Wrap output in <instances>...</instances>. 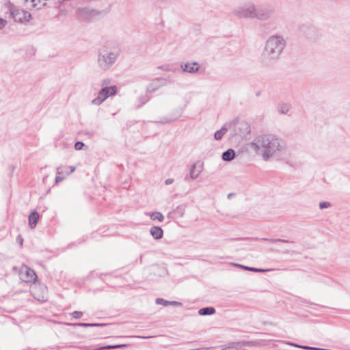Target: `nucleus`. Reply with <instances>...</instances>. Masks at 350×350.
<instances>
[{
	"instance_id": "1",
	"label": "nucleus",
	"mask_w": 350,
	"mask_h": 350,
	"mask_svg": "<svg viewBox=\"0 0 350 350\" xmlns=\"http://www.w3.org/2000/svg\"><path fill=\"white\" fill-rule=\"evenodd\" d=\"M250 148L262 159L267 161L271 158H280L287 150L285 142L273 134H263L257 136L251 142Z\"/></svg>"
},
{
	"instance_id": "2",
	"label": "nucleus",
	"mask_w": 350,
	"mask_h": 350,
	"mask_svg": "<svg viewBox=\"0 0 350 350\" xmlns=\"http://www.w3.org/2000/svg\"><path fill=\"white\" fill-rule=\"evenodd\" d=\"M286 46V41L283 36L274 34L269 36L265 43L261 54L262 62L266 66L275 64L280 57Z\"/></svg>"
},
{
	"instance_id": "3",
	"label": "nucleus",
	"mask_w": 350,
	"mask_h": 350,
	"mask_svg": "<svg viewBox=\"0 0 350 350\" xmlns=\"http://www.w3.org/2000/svg\"><path fill=\"white\" fill-rule=\"evenodd\" d=\"M121 54L119 47L103 46L98 51L96 64L100 71L107 72L111 70L117 62Z\"/></svg>"
},
{
	"instance_id": "4",
	"label": "nucleus",
	"mask_w": 350,
	"mask_h": 350,
	"mask_svg": "<svg viewBox=\"0 0 350 350\" xmlns=\"http://www.w3.org/2000/svg\"><path fill=\"white\" fill-rule=\"evenodd\" d=\"M4 8L5 14L9 15V17L16 22L25 23L31 18V16L29 12L18 8L10 1H8L4 4Z\"/></svg>"
},
{
	"instance_id": "5",
	"label": "nucleus",
	"mask_w": 350,
	"mask_h": 350,
	"mask_svg": "<svg viewBox=\"0 0 350 350\" xmlns=\"http://www.w3.org/2000/svg\"><path fill=\"white\" fill-rule=\"evenodd\" d=\"M256 7L252 1H248L233 10V14L240 18H256Z\"/></svg>"
},
{
	"instance_id": "6",
	"label": "nucleus",
	"mask_w": 350,
	"mask_h": 350,
	"mask_svg": "<svg viewBox=\"0 0 350 350\" xmlns=\"http://www.w3.org/2000/svg\"><path fill=\"white\" fill-rule=\"evenodd\" d=\"M117 93V87L112 85L109 87L103 88L98 93L97 96L92 100V104L94 105H100L107 98L114 96Z\"/></svg>"
},
{
	"instance_id": "7",
	"label": "nucleus",
	"mask_w": 350,
	"mask_h": 350,
	"mask_svg": "<svg viewBox=\"0 0 350 350\" xmlns=\"http://www.w3.org/2000/svg\"><path fill=\"white\" fill-rule=\"evenodd\" d=\"M103 14H105L103 11H98L90 8H79L77 11L78 18L84 21H92Z\"/></svg>"
},
{
	"instance_id": "8",
	"label": "nucleus",
	"mask_w": 350,
	"mask_h": 350,
	"mask_svg": "<svg viewBox=\"0 0 350 350\" xmlns=\"http://www.w3.org/2000/svg\"><path fill=\"white\" fill-rule=\"evenodd\" d=\"M275 7L272 5H262L256 8V18L259 21H267L275 14Z\"/></svg>"
},
{
	"instance_id": "9",
	"label": "nucleus",
	"mask_w": 350,
	"mask_h": 350,
	"mask_svg": "<svg viewBox=\"0 0 350 350\" xmlns=\"http://www.w3.org/2000/svg\"><path fill=\"white\" fill-rule=\"evenodd\" d=\"M20 275L21 280L25 282H34L37 278L34 271L27 266L22 267Z\"/></svg>"
},
{
	"instance_id": "10",
	"label": "nucleus",
	"mask_w": 350,
	"mask_h": 350,
	"mask_svg": "<svg viewBox=\"0 0 350 350\" xmlns=\"http://www.w3.org/2000/svg\"><path fill=\"white\" fill-rule=\"evenodd\" d=\"M203 170V164L200 161L194 163L189 172V177L192 180L196 179Z\"/></svg>"
},
{
	"instance_id": "11",
	"label": "nucleus",
	"mask_w": 350,
	"mask_h": 350,
	"mask_svg": "<svg viewBox=\"0 0 350 350\" xmlns=\"http://www.w3.org/2000/svg\"><path fill=\"white\" fill-rule=\"evenodd\" d=\"M180 67L183 72L189 73H196L200 69L197 62L182 64Z\"/></svg>"
},
{
	"instance_id": "12",
	"label": "nucleus",
	"mask_w": 350,
	"mask_h": 350,
	"mask_svg": "<svg viewBox=\"0 0 350 350\" xmlns=\"http://www.w3.org/2000/svg\"><path fill=\"white\" fill-rule=\"evenodd\" d=\"M165 84V83H164V79H155L147 86L146 90L148 92H152Z\"/></svg>"
},
{
	"instance_id": "13",
	"label": "nucleus",
	"mask_w": 350,
	"mask_h": 350,
	"mask_svg": "<svg viewBox=\"0 0 350 350\" xmlns=\"http://www.w3.org/2000/svg\"><path fill=\"white\" fill-rule=\"evenodd\" d=\"M239 129V135L241 136H245L250 133V124L245 121H241L237 124Z\"/></svg>"
},
{
	"instance_id": "14",
	"label": "nucleus",
	"mask_w": 350,
	"mask_h": 350,
	"mask_svg": "<svg viewBox=\"0 0 350 350\" xmlns=\"http://www.w3.org/2000/svg\"><path fill=\"white\" fill-rule=\"evenodd\" d=\"M150 233L155 239H160L163 237V230L161 227L153 226L150 229Z\"/></svg>"
},
{
	"instance_id": "15",
	"label": "nucleus",
	"mask_w": 350,
	"mask_h": 350,
	"mask_svg": "<svg viewBox=\"0 0 350 350\" xmlns=\"http://www.w3.org/2000/svg\"><path fill=\"white\" fill-rule=\"evenodd\" d=\"M235 151L233 149H228L222 154V159L225 161H231L235 158Z\"/></svg>"
},
{
	"instance_id": "16",
	"label": "nucleus",
	"mask_w": 350,
	"mask_h": 350,
	"mask_svg": "<svg viewBox=\"0 0 350 350\" xmlns=\"http://www.w3.org/2000/svg\"><path fill=\"white\" fill-rule=\"evenodd\" d=\"M228 124L226 123L219 130L217 131L214 134V137L216 140H220L224 135L228 132L229 127Z\"/></svg>"
},
{
	"instance_id": "17",
	"label": "nucleus",
	"mask_w": 350,
	"mask_h": 350,
	"mask_svg": "<svg viewBox=\"0 0 350 350\" xmlns=\"http://www.w3.org/2000/svg\"><path fill=\"white\" fill-rule=\"evenodd\" d=\"M39 219V215L36 211H33L29 216V224L31 228H34Z\"/></svg>"
},
{
	"instance_id": "18",
	"label": "nucleus",
	"mask_w": 350,
	"mask_h": 350,
	"mask_svg": "<svg viewBox=\"0 0 350 350\" xmlns=\"http://www.w3.org/2000/svg\"><path fill=\"white\" fill-rule=\"evenodd\" d=\"M215 309L213 307H206L199 310L198 314L201 316L211 315L215 314Z\"/></svg>"
},
{
	"instance_id": "19",
	"label": "nucleus",
	"mask_w": 350,
	"mask_h": 350,
	"mask_svg": "<svg viewBox=\"0 0 350 350\" xmlns=\"http://www.w3.org/2000/svg\"><path fill=\"white\" fill-rule=\"evenodd\" d=\"M277 109L280 113L286 114L288 112L290 106L286 103H281L278 105Z\"/></svg>"
},
{
	"instance_id": "20",
	"label": "nucleus",
	"mask_w": 350,
	"mask_h": 350,
	"mask_svg": "<svg viewBox=\"0 0 350 350\" xmlns=\"http://www.w3.org/2000/svg\"><path fill=\"white\" fill-rule=\"evenodd\" d=\"M159 68L161 69L164 71L172 72H175L178 70V66L172 65V64L161 66L159 67Z\"/></svg>"
},
{
	"instance_id": "21",
	"label": "nucleus",
	"mask_w": 350,
	"mask_h": 350,
	"mask_svg": "<svg viewBox=\"0 0 350 350\" xmlns=\"http://www.w3.org/2000/svg\"><path fill=\"white\" fill-rule=\"evenodd\" d=\"M148 215L152 220H158L161 222L164 219V216L160 212H154L149 213Z\"/></svg>"
},
{
	"instance_id": "22",
	"label": "nucleus",
	"mask_w": 350,
	"mask_h": 350,
	"mask_svg": "<svg viewBox=\"0 0 350 350\" xmlns=\"http://www.w3.org/2000/svg\"><path fill=\"white\" fill-rule=\"evenodd\" d=\"M127 346H128L127 345H124V344L115 345H106V346H103V347H100L98 350H108V349H121V348L126 347Z\"/></svg>"
},
{
	"instance_id": "23",
	"label": "nucleus",
	"mask_w": 350,
	"mask_h": 350,
	"mask_svg": "<svg viewBox=\"0 0 350 350\" xmlns=\"http://www.w3.org/2000/svg\"><path fill=\"white\" fill-rule=\"evenodd\" d=\"M78 326L80 327H102L105 325V324L103 323H79L77 324Z\"/></svg>"
},
{
	"instance_id": "24",
	"label": "nucleus",
	"mask_w": 350,
	"mask_h": 350,
	"mask_svg": "<svg viewBox=\"0 0 350 350\" xmlns=\"http://www.w3.org/2000/svg\"><path fill=\"white\" fill-rule=\"evenodd\" d=\"M155 302L157 304L163 305L164 306H170V301L165 300L163 298H157Z\"/></svg>"
},
{
	"instance_id": "25",
	"label": "nucleus",
	"mask_w": 350,
	"mask_h": 350,
	"mask_svg": "<svg viewBox=\"0 0 350 350\" xmlns=\"http://www.w3.org/2000/svg\"><path fill=\"white\" fill-rule=\"evenodd\" d=\"M191 96H192V94L191 92H186L184 96H183V98H184V102H185V107H186L187 105V104L190 102L191 99Z\"/></svg>"
},
{
	"instance_id": "26",
	"label": "nucleus",
	"mask_w": 350,
	"mask_h": 350,
	"mask_svg": "<svg viewBox=\"0 0 350 350\" xmlns=\"http://www.w3.org/2000/svg\"><path fill=\"white\" fill-rule=\"evenodd\" d=\"M331 206V203L329 202H321L319 203V208L324 209Z\"/></svg>"
},
{
	"instance_id": "27",
	"label": "nucleus",
	"mask_w": 350,
	"mask_h": 350,
	"mask_svg": "<svg viewBox=\"0 0 350 350\" xmlns=\"http://www.w3.org/2000/svg\"><path fill=\"white\" fill-rule=\"evenodd\" d=\"M247 344L249 345L254 346V347H260V346L262 345V343L258 340H252V341L248 342Z\"/></svg>"
},
{
	"instance_id": "28",
	"label": "nucleus",
	"mask_w": 350,
	"mask_h": 350,
	"mask_svg": "<svg viewBox=\"0 0 350 350\" xmlns=\"http://www.w3.org/2000/svg\"><path fill=\"white\" fill-rule=\"evenodd\" d=\"M83 146H84V144L81 142H77L75 144V148L77 150H81L83 148Z\"/></svg>"
},
{
	"instance_id": "29",
	"label": "nucleus",
	"mask_w": 350,
	"mask_h": 350,
	"mask_svg": "<svg viewBox=\"0 0 350 350\" xmlns=\"http://www.w3.org/2000/svg\"><path fill=\"white\" fill-rule=\"evenodd\" d=\"M72 315L75 319H79L83 315V312L80 311H75L72 312Z\"/></svg>"
},
{
	"instance_id": "30",
	"label": "nucleus",
	"mask_w": 350,
	"mask_h": 350,
	"mask_svg": "<svg viewBox=\"0 0 350 350\" xmlns=\"http://www.w3.org/2000/svg\"><path fill=\"white\" fill-rule=\"evenodd\" d=\"M250 271H253V272L264 273V272L267 271V270L263 269H258V268H254V267H250Z\"/></svg>"
},
{
	"instance_id": "31",
	"label": "nucleus",
	"mask_w": 350,
	"mask_h": 350,
	"mask_svg": "<svg viewBox=\"0 0 350 350\" xmlns=\"http://www.w3.org/2000/svg\"><path fill=\"white\" fill-rule=\"evenodd\" d=\"M64 177L62 175L57 174L55 177V183H58L64 180Z\"/></svg>"
},
{
	"instance_id": "32",
	"label": "nucleus",
	"mask_w": 350,
	"mask_h": 350,
	"mask_svg": "<svg viewBox=\"0 0 350 350\" xmlns=\"http://www.w3.org/2000/svg\"><path fill=\"white\" fill-rule=\"evenodd\" d=\"M176 212H177L180 216H183L184 214V209L180 206H178L176 209Z\"/></svg>"
},
{
	"instance_id": "33",
	"label": "nucleus",
	"mask_w": 350,
	"mask_h": 350,
	"mask_svg": "<svg viewBox=\"0 0 350 350\" xmlns=\"http://www.w3.org/2000/svg\"><path fill=\"white\" fill-rule=\"evenodd\" d=\"M170 305L174 306H181L182 304L176 301H170Z\"/></svg>"
},
{
	"instance_id": "34",
	"label": "nucleus",
	"mask_w": 350,
	"mask_h": 350,
	"mask_svg": "<svg viewBox=\"0 0 350 350\" xmlns=\"http://www.w3.org/2000/svg\"><path fill=\"white\" fill-rule=\"evenodd\" d=\"M64 167H59L57 168V174L59 175H62L64 173Z\"/></svg>"
},
{
	"instance_id": "35",
	"label": "nucleus",
	"mask_w": 350,
	"mask_h": 350,
	"mask_svg": "<svg viewBox=\"0 0 350 350\" xmlns=\"http://www.w3.org/2000/svg\"><path fill=\"white\" fill-rule=\"evenodd\" d=\"M6 24H7L6 21L3 20L1 18H0V29L3 28L5 26Z\"/></svg>"
},
{
	"instance_id": "36",
	"label": "nucleus",
	"mask_w": 350,
	"mask_h": 350,
	"mask_svg": "<svg viewBox=\"0 0 350 350\" xmlns=\"http://www.w3.org/2000/svg\"><path fill=\"white\" fill-rule=\"evenodd\" d=\"M234 265L236 267H240V268L243 269L245 270L250 271V267H247V266H245V265H239V264H234Z\"/></svg>"
},
{
	"instance_id": "37",
	"label": "nucleus",
	"mask_w": 350,
	"mask_h": 350,
	"mask_svg": "<svg viewBox=\"0 0 350 350\" xmlns=\"http://www.w3.org/2000/svg\"><path fill=\"white\" fill-rule=\"evenodd\" d=\"M174 182V179L172 178H167L165 180V184L166 185H171L172 183H173Z\"/></svg>"
},
{
	"instance_id": "38",
	"label": "nucleus",
	"mask_w": 350,
	"mask_h": 350,
	"mask_svg": "<svg viewBox=\"0 0 350 350\" xmlns=\"http://www.w3.org/2000/svg\"><path fill=\"white\" fill-rule=\"evenodd\" d=\"M271 242H278V241H280V242H288L287 240H284V239H271L270 240Z\"/></svg>"
},
{
	"instance_id": "39",
	"label": "nucleus",
	"mask_w": 350,
	"mask_h": 350,
	"mask_svg": "<svg viewBox=\"0 0 350 350\" xmlns=\"http://www.w3.org/2000/svg\"><path fill=\"white\" fill-rule=\"evenodd\" d=\"M176 118H172V119H165L164 120L162 121V123L163 124H165V123H169V122H171L174 120H175Z\"/></svg>"
},
{
	"instance_id": "40",
	"label": "nucleus",
	"mask_w": 350,
	"mask_h": 350,
	"mask_svg": "<svg viewBox=\"0 0 350 350\" xmlns=\"http://www.w3.org/2000/svg\"><path fill=\"white\" fill-rule=\"evenodd\" d=\"M17 240L20 242V244L22 245L23 244V239L21 238V237L19 235L18 237H17Z\"/></svg>"
},
{
	"instance_id": "41",
	"label": "nucleus",
	"mask_w": 350,
	"mask_h": 350,
	"mask_svg": "<svg viewBox=\"0 0 350 350\" xmlns=\"http://www.w3.org/2000/svg\"><path fill=\"white\" fill-rule=\"evenodd\" d=\"M32 3H33V6H36V0H30Z\"/></svg>"
},
{
	"instance_id": "42",
	"label": "nucleus",
	"mask_w": 350,
	"mask_h": 350,
	"mask_svg": "<svg viewBox=\"0 0 350 350\" xmlns=\"http://www.w3.org/2000/svg\"><path fill=\"white\" fill-rule=\"evenodd\" d=\"M70 168H71L70 172H68V173H67L68 174H69L70 173H71V172H74V170H75V167H70Z\"/></svg>"
},
{
	"instance_id": "43",
	"label": "nucleus",
	"mask_w": 350,
	"mask_h": 350,
	"mask_svg": "<svg viewBox=\"0 0 350 350\" xmlns=\"http://www.w3.org/2000/svg\"><path fill=\"white\" fill-rule=\"evenodd\" d=\"M162 272H163V274H165L166 272H167V270L165 268H163L162 269Z\"/></svg>"
},
{
	"instance_id": "44",
	"label": "nucleus",
	"mask_w": 350,
	"mask_h": 350,
	"mask_svg": "<svg viewBox=\"0 0 350 350\" xmlns=\"http://www.w3.org/2000/svg\"><path fill=\"white\" fill-rule=\"evenodd\" d=\"M138 338H150L151 336H137Z\"/></svg>"
},
{
	"instance_id": "45",
	"label": "nucleus",
	"mask_w": 350,
	"mask_h": 350,
	"mask_svg": "<svg viewBox=\"0 0 350 350\" xmlns=\"http://www.w3.org/2000/svg\"><path fill=\"white\" fill-rule=\"evenodd\" d=\"M148 101V98H144V100H143V103H146V102Z\"/></svg>"
},
{
	"instance_id": "46",
	"label": "nucleus",
	"mask_w": 350,
	"mask_h": 350,
	"mask_svg": "<svg viewBox=\"0 0 350 350\" xmlns=\"http://www.w3.org/2000/svg\"><path fill=\"white\" fill-rule=\"evenodd\" d=\"M107 83V81L105 80H104L102 83V85H104V84H106Z\"/></svg>"
}]
</instances>
